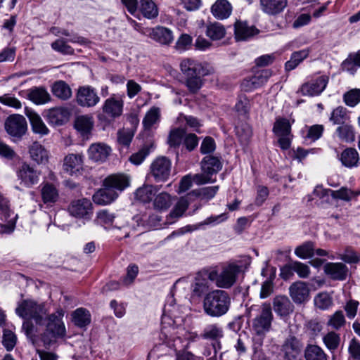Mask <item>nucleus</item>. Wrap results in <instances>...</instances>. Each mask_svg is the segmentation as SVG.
Segmentation results:
<instances>
[{
    "mask_svg": "<svg viewBox=\"0 0 360 360\" xmlns=\"http://www.w3.org/2000/svg\"><path fill=\"white\" fill-rule=\"evenodd\" d=\"M231 298L225 290L216 289L207 292L203 299L202 309L206 315L219 318L225 315L229 310Z\"/></svg>",
    "mask_w": 360,
    "mask_h": 360,
    "instance_id": "f257e3e1",
    "label": "nucleus"
},
{
    "mask_svg": "<svg viewBox=\"0 0 360 360\" xmlns=\"http://www.w3.org/2000/svg\"><path fill=\"white\" fill-rule=\"evenodd\" d=\"M63 316V312L62 310L48 316L46 330L41 335V340L46 347L56 342L58 339L65 337L66 329L64 323L62 321Z\"/></svg>",
    "mask_w": 360,
    "mask_h": 360,
    "instance_id": "f03ea898",
    "label": "nucleus"
},
{
    "mask_svg": "<svg viewBox=\"0 0 360 360\" xmlns=\"http://www.w3.org/2000/svg\"><path fill=\"white\" fill-rule=\"evenodd\" d=\"M16 314L25 319H33L38 325H43L47 311L43 304L30 300H23L15 309Z\"/></svg>",
    "mask_w": 360,
    "mask_h": 360,
    "instance_id": "7ed1b4c3",
    "label": "nucleus"
},
{
    "mask_svg": "<svg viewBox=\"0 0 360 360\" xmlns=\"http://www.w3.org/2000/svg\"><path fill=\"white\" fill-rule=\"evenodd\" d=\"M222 168L220 159L212 155H207L201 161L202 173L193 175V182L197 185L214 183L216 179H212L214 174L218 173Z\"/></svg>",
    "mask_w": 360,
    "mask_h": 360,
    "instance_id": "20e7f679",
    "label": "nucleus"
},
{
    "mask_svg": "<svg viewBox=\"0 0 360 360\" xmlns=\"http://www.w3.org/2000/svg\"><path fill=\"white\" fill-rule=\"evenodd\" d=\"M272 320L273 314L270 304H263L259 314L252 320V329L257 335H264L269 331Z\"/></svg>",
    "mask_w": 360,
    "mask_h": 360,
    "instance_id": "39448f33",
    "label": "nucleus"
},
{
    "mask_svg": "<svg viewBox=\"0 0 360 360\" xmlns=\"http://www.w3.org/2000/svg\"><path fill=\"white\" fill-rule=\"evenodd\" d=\"M182 73L188 77L198 75H209L213 72V68L207 63H202L193 58H184L180 63Z\"/></svg>",
    "mask_w": 360,
    "mask_h": 360,
    "instance_id": "423d86ee",
    "label": "nucleus"
},
{
    "mask_svg": "<svg viewBox=\"0 0 360 360\" xmlns=\"http://www.w3.org/2000/svg\"><path fill=\"white\" fill-rule=\"evenodd\" d=\"M172 162L166 157H158L150 165V174L156 181H167L171 172Z\"/></svg>",
    "mask_w": 360,
    "mask_h": 360,
    "instance_id": "0eeeda50",
    "label": "nucleus"
},
{
    "mask_svg": "<svg viewBox=\"0 0 360 360\" xmlns=\"http://www.w3.org/2000/svg\"><path fill=\"white\" fill-rule=\"evenodd\" d=\"M68 211L75 218L89 220L93 214L92 203L86 198L75 200L69 205Z\"/></svg>",
    "mask_w": 360,
    "mask_h": 360,
    "instance_id": "6e6552de",
    "label": "nucleus"
},
{
    "mask_svg": "<svg viewBox=\"0 0 360 360\" xmlns=\"http://www.w3.org/2000/svg\"><path fill=\"white\" fill-rule=\"evenodd\" d=\"M76 101L81 107L91 108L99 103L100 97L94 88L91 86H83L77 90Z\"/></svg>",
    "mask_w": 360,
    "mask_h": 360,
    "instance_id": "1a4fd4ad",
    "label": "nucleus"
},
{
    "mask_svg": "<svg viewBox=\"0 0 360 360\" xmlns=\"http://www.w3.org/2000/svg\"><path fill=\"white\" fill-rule=\"evenodd\" d=\"M5 129L11 136L21 137L27 131V124L26 120L22 115H11L6 120Z\"/></svg>",
    "mask_w": 360,
    "mask_h": 360,
    "instance_id": "9d476101",
    "label": "nucleus"
},
{
    "mask_svg": "<svg viewBox=\"0 0 360 360\" xmlns=\"http://www.w3.org/2000/svg\"><path fill=\"white\" fill-rule=\"evenodd\" d=\"M123 106L124 102L122 98H116L115 96H112L104 101L102 111L108 118L115 120L122 115Z\"/></svg>",
    "mask_w": 360,
    "mask_h": 360,
    "instance_id": "9b49d317",
    "label": "nucleus"
},
{
    "mask_svg": "<svg viewBox=\"0 0 360 360\" xmlns=\"http://www.w3.org/2000/svg\"><path fill=\"white\" fill-rule=\"evenodd\" d=\"M240 271V268L236 264H229L224 268L219 274L217 280V287L221 288H231L236 281V276Z\"/></svg>",
    "mask_w": 360,
    "mask_h": 360,
    "instance_id": "f8f14e48",
    "label": "nucleus"
},
{
    "mask_svg": "<svg viewBox=\"0 0 360 360\" xmlns=\"http://www.w3.org/2000/svg\"><path fill=\"white\" fill-rule=\"evenodd\" d=\"M289 293L295 304H303L309 300V288L307 283L299 281L291 284Z\"/></svg>",
    "mask_w": 360,
    "mask_h": 360,
    "instance_id": "ddd939ff",
    "label": "nucleus"
},
{
    "mask_svg": "<svg viewBox=\"0 0 360 360\" xmlns=\"http://www.w3.org/2000/svg\"><path fill=\"white\" fill-rule=\"evenodd\" d=\"M18 177L21 184L27 187H31L39 181V172L32 167L23 163L17 172Z\"/></svg>",
    "mask_w": 360,
    "mask_h": 360,
    "instance_id": "4468645a",
    "label": "nucleus"
},
{
    "mask_svg": "<svg viewBox=\"0 0 360 360\" xmlns=\"http://www.w3.org/2000/svg\"><path fill=\"white\" fill-rule=\"evenodd\" d=\"M302 347L301 342L296 337L290 335L285 340L281 351L285 359L292 360L300 354Z\"/></svg>",
    "mask_w": 360,
    "mask_h": 360,
    "instance_id": "2eb2a0df",
    "label": "nucleus"
},
{
    "mask_svg": "<svg viewBox=\"0 0 360 360\" xmlns=\"http://www.w3.org/2000/svg\"><path fill=\"white\" fill-rule=\"evenodd\" d=\"M328 78L319 77L316 80L302 85L300 92L303 96H314L320 94L326 87Z\"/></svg>",
    "mask_w": 360,
    "mask_h": 360,
    "instance_id": "dca6fc26",
    "label": "nucleus"
},
{
    "mask_svg": "<svg viewBox=\"0 0 360 360\" xmlns=\"http://www.w3.org/2000/svg\"><path fill=\"white\" fill-rule=\"evenodd\" d=\"M262 11L269 15L281 13L288 6V0H259Z\"/></svg>",
    "mask_w": 360,
    "mask_h": 360,
    "instance_id": "f3484780",
    "label": "nucleus"
},
{
    "mask_svg": "<svg viewBox=\"0 0 360 360\" xmlns=\"http://www.w3.org/2000/svg\"><path fill=\"white\" fill-rule=\"evenodd\" d=\"M259 32L258 30L249 25L247 22L238 20L234 25V34L236 41L248 40Z\"/></svg>",
    "mask_w": 360,
    "mask_h": 360,
    "instance_id": "a211bd4d",
    "label": "nucleus"
},
{
    "mask_svg": "<svg viewBox=\"0 0 360 360\" xmlns=\"http://www.w3.org/2000/svg\"><path fill=\"white\" fill-rule=\"evenodd\" d=\"M110 153V147L101 143L91 144L88 150L89 158L94 162H105Z\"/></svg>",
    "mask_w": 360,
    "mask_h": 360,
    "instance_id": "6ab92c4d",
    "label": "nucleus"
},
{
    "mask_svg": "<svg viewBox=\"0 0 360 360\" xmlns=\"http://www.w3.org/2000/svg\"><path fill=\"white\" fill-rule=\"evenodd\" d=\"M271 75V72L269 70H262L248 79H245L243 82V88L245 91L257 89L265 84Z\"/></svg>",
    "mask_w": 360,
    "mask_h": 360,
    "instance_id": "aec40b11",
    "label": "nucleus"
},
{
    "mask_svg": "<svg viewBox=\"0 0 360 360\" xmlns=\"http://www.w3.org/2000/svg\"><path fill=\"white\" fill-rule=\"evenodd\" d=\"M223 335L224 334L222 328L216 324L207 326L201 334L202 338L204 339H209L216 341V342L212 344V347L214 351V356L212 358L216 357L217 349V348H220V342H219V340L221 339Z\"/></svg>",
    "mask_w": 360,
    "mask_h": 360,
    "instance_id": "412c9836",
    "label": "nucleus"
},
{
    "mask_svg": "<svg viewBox=\"0 0 360 360\" xmlns=\"http://www.w3.org/2000/svg\"><path fill=\"white\" fill-rule=\"evenodd\" d=\"M94 122L92 116L85 115H79L75 120V128L80 135L88 139L94 128Z\"/></svg>",
    "mask_w": 360,
    "mask_h": 360,
    "instance_id": "4be33fe9",
    "label": "nucleus"
},
{
    "mask_svg": "<svg viewBox=\"0 0 360 360\" xmlns=\"http://www.w3.org/2000/svg\"><path fill=\"white\" fill-rule=\"evenodd\" d=\"M273 308L280 316H286L294 310V306L285 295H278L274 298Z\"/></svg>",
    "mask_w": 360,
    "mask_h": 360,
    "instance_id": "5701e85b",
    "label": "nucleus"
},
{
    "mask_svg": "<svg viewBox=\"0 0 360 360\" xmlns=\"http://www.w3.org/2000/svg\"><path fill=\"white\" fill-rule=\"evenodd\" d=\"M129 178L122 174H112L104 180V186H109L116 191H122L129 186Z\"/></svg>",
    "mask_w": 360,
    "mask_h": 360,
    "instance_id": "b1692460",
    "label": "nucleus"
},
{
    "mask_svg": "<svg viewBox=\"0 0 360 360\" xmlns=\"http://www.w3.org/2000/svg\"><path fill=\"white\" fill-rule=\"evenodd\" d=\"M326 274L334 280L342 281L347 277L348 268L343 263H328L324 266Z\"/></svg>",
    "mask_w": 360,
    "mask_h": 360,
    "instance_id": "393cba45",
    "label": "nucleus"
},
{
    "mask_svg": "<svg viewBox=\"0 0 360 360\" xmlns=\"http://www.w3.org/2000/svg\"><path fill=\"white\" fill-rule=\"evenodd\" d=\"M25 114L30 120L32 129L34 133L44 136L49 134V130L41 120V117L32 110L25 109Z\"/></svg>",
    "mask_w": 360,
    "mask_h": 360,
    "instance_id": "a878e982",
    "label": "nucleus"
},
{
    "mask_svg": "<svg viewBox=\"0 0 360 360\" xmlns=\"http://www.w3.org/2000/svg\"><path fill=\"white\" fill-rule=\"evenodd\" d=\"M210 283L199 271L195 274L191 285V290L193 297H201L210 289Z\"/></svg>",
    "mask_w": 360,
    "mask_h": 360,
    "instance_id": "bb28decb",
    "label": "nucleus"
},
{
    "mask_svg": "<svg viewBox=\"0 0 360 360\" xmlns=\"http://www.w3.org/2000/svg\"><path fill=\"white\" fill-rule=\"evenodd\" d=\"M68 111L64 108H55L50 109L47 112L49 123L56 126L64 124L68 120Z\"/></svg>",
    "mask_w": 360,
    "mask_h": 360,
    "instance_id": "cd10ccee",
    "label": "nucleus"
},
{
    "mask_svg": "<svg viewBox=\"0 0 360 360\" xmlns=\"http://www.w3.org/2000/svg\"><path fill=\"white\" fill-rule=\"evenodd\" d=\"M118 193L117 191L109 186H105L93 195V200L96 204L107 205L116 199Z\"/></svg>",
    "mask_w": 360,
    "mask_h": 360,
    "instance_id": "c85d7f7f",
    "label": "nucleus"
},
{
    "mask_svg": "<svg viewBox=\"0 0 360 360\" xmlns=\"http://www.w3.org/2000/svg\"><path fill=\"white\" fill-rule=\"evenodd\" d=\"M149 36L151 39L162 44H169L173 41L171 30L163 27H157L150 30Z\"/></svg>",
    "mask_w": 360,
    "mask_h": 360,
    "instance_id": "c756f323",
    "label": "nucleus"
},
{
    "mask_svg": "<svg viewBox=\"0 0 360 360\" xmlns=\"http://www.w3.org/2000/svg\"><path fill=\"white\" fill-rule=\"evenodd\" d=\"M211 10L214 17L223 20L231 15L232 6L227 0H217L212 5Z\"/></svg>",
    "mask_w": 360,
    "mask_h": 360,
    "instance_id": "7c9ffc66",
    "label": "nucleus"
},
{
    "mask_svg": "<svg viewBox=\"0 0 360 360\" xmlns=\"http://www.w3.org/2000/svg\"><path fill=\"white\" fill-rule=\"evenodd\" d=\"M159 190V187L153 185H143L135 192V198L142 202H149Z\"/></svg>",
    "mask_w": 360,
    "mask_h": 360,
    "instance_id": "2f4dec72",
    "label": "nucleus"
},
{
    "mask_svg": "<svg viewBox=\"0 0 360 360\" xmlns=\"http://www.w3.org/2000/svg\"><path fill=\"white\" fill-rule=\"evenodd\" d=\"M32 159L38 164H45L48 162L47 150L39 143L34 142L30 148Z\"/></svg>",
    "mask_w": 360,
    "mask_h": 360,
    "instance_id": "473e14b6",
    "label": "nucleus"
},
{
    "mask_svg": "<svg viewBox=\"0 0 360 360\" xmlns=\"http://www.w3.org/2000/svg\"><path fill=\"white\" fill-rule=\"evenodd\" d=\"M72 321L76 326L83 328L90 323L91 314L87 309L78 308L72 312Z\"/></svg>",
    "mask_w": 360,
    "mask_h": 360,
    "instance_id": "72a5a7b5",
    "label": "nucleus"
},
{
    "mask_svg": "<svg viewBox=\"0 0 360 360\" xmlns=\"http://www.w3.org/2000/svg\"><path fill=\"white\" fill-rule=\"evenodd\" d=\"M349 118L347 109L343 106H338L331 112L329 120L333 124L341 125L348 122Z\"/></svg>",
    "mask_w": 360,
    "mask_h": 360,
    "instance_id": "f704fd0d",
    "label": "nucleus"
},
{
    "mask_svg": "<svg viewBox=\"0 0 360 360\" xmlns=\"http://www.w3.org/2000/svg\"><path fill=\"white\" fill-rule=\"evenodd\" d=\"M139 10L148 19H153L158 15V7L152 0H140Z\"/></svg>",
    "mask_w": 360,
    "mask_h": 360,
    "instance_id": "c9c22d12",
    "label": "nucleus"
},
{
    "mask_svg": "<svg viewBox=\"0 0 360 360\" xmlns=\"http://www.w3.org/2000/svg\"><path fill=\"white\" fill-rule=\"evenodd\" d=\"M53 94L61 100H68L72 96V90L64 81H57L51 88Z\"/></svg>",
    "mask_w": 360,
    "mask_h": 360,
    "instance_id": "e433bc0d",
    "label": "nucleus"
},
{
    "mask_svg": "<svg viewBox=\"0 0 360 360\" xmlns=\"http://www.w3.org/2000/svg\"><path fill=\"white\" fill-rule=\"evenodd\" d=\"M28 98L37 105L44 104L51 100L50 94L42 87H36L30 89Z\"/></svg>",
    "mask_w": 360,
    "mask_h": 360,
    "instance_id": "4c0bfd02",
    "label": "nucleus"
},
{
    "mask_svg": "<svg viewBox=\"0 0 360 360\" xmlns=\"http://www.w3.org/2000/svg\"><path fill=\"white\" fill-rule=\"evenodd\" d=\"M305 360H328L323 349L316 345H308L304 349Z\"/></svg>",
    "mask_w": 360,
    "mask_h": 360,
    "instance_id": "58836bf2",
    "label": "nucleus"
},
{
    "mask_svg": "<svg viewBox=\"0 0 360 360\" xmlns=\"http://www.w3.org/2000/svg\"><path fill=\"white\" fill-rule=\"evenodd\" d=\"M359 160L358 152L354 148H347L341 153L340 160L342 165L347 167L357 166Z\"/></svg>",
    "mask_w": 360,
    "mask_h": 360,
    "instance_id": "ea45409f",
    "label": "nucleus"
},
{
    "mask_svg": "<svg viewBox=\"0 0 360 360\" xmlns=\"http://www.w3.org/2000/svg\"><path fill=\"white\" fill-rule=\"evenodd\" d=\"M218 190L219 186L204 187L192 191L188 193V197L192 198V196H195L200 198L201 200H209L215 196Z\"/></svg>",
    "mask_w": 360,
    "mask_h": 360,
    "instance_id": "a19ab883",
    "label": "nucleus"
},
{
    "mask_svg": "<svg viewBox=\"0 0 360 360\" xmlns=\"http://www.w3.org/2000/svg\"><path fill=\"white\" fill-rule=\"evenodd\" d=\"M191 199V197H188V194L184 197H181L167 217V221L170 219H178L181 217L187 210Z\"/></svg>",
    "mask_w": 360,
    "mask_h": 360,
    "instance_id": "79ce46f5",
    "label": "nucleus"
},
{
    "mask_svg": "<svg viewBox=\"0 0 360 360\" xmlns=\"http://www.w3.org/2000/svg\"><path fill=\"white\" fill-rule=\"evenodd\" d=\"M42 200L44 203H53L58 198V191L51 184L46 183L41 191Z\"/></svg>",
    "mask_w": 360,
    "mask_h": 360,
    "instance_id": "37998d69",
    "label": "nucleus"
},
{
    "mask_svg": "<svg viewBox=\"0 0 360 360\" xmlns=\"http://www.w3.org/2000/svg\"><path fill=\"white\" fill-rule=\"evenodd\" d=\"M82 159L79 155L70 154L67 155L64 160L65 169L70 174L78 171L82 166Z\"/></svg>",
    "mask_w": 360,
    "mask_h": 360,
    "instance_id": "c03bdc74",
    "label": "nucleus"
},
{
    "mask_svg": "<svg viewBox=\"0 0 360 360\" xmlns=\"http://www.w3.org/2000/svg\"><path fill=\"white\" fill-rule=\"evenodd\" d=\"M338 138L345 142L354 141V131L353 127L348 122L339 125L336 129Z\"/></svg>",
    "mask_w": 360,
    "mask_h": 360,
    "instance_id": "a18cd8bd",
    "label": "nucleus"
},
{
    "mask_svg": "<svg viewBox=\"0 0 360 360\" xmlns=\"http://www.w3.org/2000/svg\"><path fill=\"white\" fill-rule=\"evenodd\" d=\"M309 55L308 50H301L294 52L290 59L285 64V68L287 71L294 70L304 59Z\"/></svg>",
    "mask_w": 360,
    "mask_h": 360,
    "instance_id": "49530a36",
    "label": "nucleus"
},
{
    "mask_svg": "<svg viewBox=\"0 0 360 360\" xmlns=\"http://www.w3.org/2000/svg\"><path fill=\"white\" fill-rule=\"evenodd\" d=\"M314 243L307 241L295 249V254L301 259L311 258L314 255Z\"/></svg>",
    "mask_w": 360,
    "mask_h": 360,
    "instance_id": "de8ad7c7",
    "label": "nucleus"
},
{
    "mask_svg": "<svg viewBox=\"0 0 360 360\" xmlns=\"http://www.w3.org/2000/svg\"><path fill=\"white\" fill-rule=\"evenodd\" d=\"M160 117V110L159 108L153 106L146 114L143 124L146 129H150L151 127L157 123Z\"/></svg>",
    "mask_w": 360,
    "mask_h": 360,
    "instance_id": "09e8293b",
    "label": "nucleus"
},
{
    "mask_svg": "<svg viewBox=\"0 0 360 360\" xmlns=\"http://www.w3.org/2000/svg\"><path fill=\"white\" fill-rule=\"evenodd\" d=\"M226 219L225 214H221L217 216H211L204 220L203 222L200 223L198 226H186L180 230L181 233L186 232H191L193 230H196L201 225H209V224H217L219 222L224 221Z\"/></svg>",
    "mask_w": 360,
    "mask_h": 360,
    "instance_id": "8fccbe9b",
    "label": "nucleus"
},
{
    "mask_svg": "<svg viewBox=\"0 0 360 360\" xmlns=\"http://www.w3.org/2000/svg\"><path fill=\"white\" fill-rule=\"evenodd\" d=\"M225 34V28L219 23H211L207 26L206 34L212 40L221 39Z\"/></svg>",
    "mask_w": 360,
    "mask_h": 360,
    "instance_id": "3c124183",
    "label": "nucleus"
},
{
    "mask_svg": "<svg viewBox=\"0 0 360 360\" xmlns=\"http://www.w3.org/2000/svg\"><path fill=\"white\" fill-rule=\"evenodd\" d=\"M236 131L240 143L247 145L252 135L251 127L247 123H242L236 127Z\"/></svg>",
    "mask_w": 360,
    "mask_h": 360,
    "instance_id": "603ef678",
    "label": "nucleus"
},
{
    "mask_svg": "<svg viewBox=\"0 0 360 360\" xmlns=\"http://www.w3.org/2000/svg\"><path fill=\"white\" fill-rule=\"evenodd\" d=\"M171 195L166 192H162L157 195L153 201L155 209L158 210H167L171 206Z\"/></svg>",
    "mask_w": 360,
    "mask_h": 360,
    "instance_id": "864d4df0",
    "label": "nucleus"
},
{
    "mask_svg": "<svg viewBox=\"0 0 360 360\" xmlns=\"http://www.w3.org/2000/svg\"><path fill=\"white\" fill-rule=\"evenodd\" d=\"M291 126L289 121L285 118L276 119L273 131L276 136L290 135Z\"/></svg>",
    "mask_w": 360,
    "mask_h": 360,
    "instance_id": "5fc2aeb1",
    "label": "nucleus"
},
{
    "mask_svg": "<svg viewBox=\"0 0 360 360\" xmlns=\"http://www.w3.org/2000/svg\"><path fill=\"white\" fill-rule=\"evenodd\" d=\"M330 195L333 199H340L345 201H349L353 197L360 194V191H352L346 187H342L340 190H330Z\"/></svg>",
    "mask_w": 360,
    "mask_h": 360,
    "instance_id": "6e6d98bb",
    "label": "nucleus"
},
{
    "mask_svg": "<svg viewBox=\"0 0 360 360\" xmlns=\"http://www.w3.org/2000/svg\"><path fill=\"white\" fill-rule=\"evenodd\" d=\"M323 341L330 351L334 352L339 347L340 336L335 332L330 331L323 336Z\"/></svg>",
    "mask_w": 360,
    "mask_h": 360,
    "instance_id": "4d7b16f0",
    "label": "nucleus"
},
{
    "mask_svg": "<svg viewBox=\"0 0 360 360\" xmlns=\"http://www.w3.org/2000/svg\"><path fill=\"white\" fill-rule=\"evenodd\" d=\"M186 132L184 129L176 128L172 129L168 136L167 143L170 147L176 148L180 146Z\"/></svg>",
    "mask_w": 360,
    "mask_h": 360,
    "instance_id": "13d9d810",
    "label": "nucleus"
},
{
    "mask_svg": "<svg viewBox=\"0 0 360 360\" xmlns=\"http://www.w3.org/2000/svg\"><path fill=\"white\" fill-rule=\"evenodd\" d=\"M345 104L354 107L360 102V89H354L346 92L343 96Z\"/></svg>",
    "mask_w": 360,
    "mask_h": 360,
    "instance_id": "bf43d9fd",
    "label": "nucleus"
},
{
    "mask_svg": "<svg viewBox=\"0 0 360 360\" xmlns=\"http://www.w3.org/2000/svg\"><path fill=\"white\" fill-rule=\"evenodd\" d=\"M16 335L11 330L4 329L2 344L8 351H11L16 345Z\"/></svg>",
    "mask_w": 360,
    "mask_h": 360,
    "instance_id": "052dcab7",
    "label": "nucleus"
},
{
    "mask_svg": "<svg viewBox=\"0 0 360 360\" xmlns=\"http://www.w3.org/2000/svg\"><path fill=\"white\" fill-rule=\"evenodd\" d=\"M314 304L316 307L323 310L329 308L332 305L333 301L328 293L321 292L315 297Z\"/></svg>",
    "mask_w": 360,
    "mask_h": 360,
    "instance_id": "680f3d73",
    "label": "nucleus"
},
{
    "mask_svg": "<svg viewBox=\"0 0 360 360\" xmlns=\"http://www.w3.org/2000/svg\"><path fill=\"white\" fill-rule=\"evenodd\" d=\"M346 323L345 318L342 311L338 310L332 315L328 321V326L338 330Z\"/></svg>",
    "mask_w": 360,
    "mask_h": 360,
    "instance_id": "e2e57ef3",
    "label": "nucleus"
},
{
    "mask_svg": "<svg viewBox=\"0 0 360 360\" xmlns=\"http://www.w3.org/2000/svg\"><path fill=\"white\" fill-rule=\"evenodd\" d=\"M290 267L291 269L294 270V272L297 273L300 278H306L309 277L310 274L309 267L300 262H291Z\"/></svg>",
    "mask_w": 360,
    "mask_h": 360,
    "instance_id": "0e129e2a",
    "label": "nucleus"
},
{
    "mask_svg": "<svg viewBox=\"0 0 360 360\" xmlns=\"http://www.w3.org/2000/svg\"><path fill=\"white\" fill-rule=\"evenodd\" d=\"M204 76L205 75H198L186 77V84L191 93L195 94L202 87V77Z\"/></svg>",
    "mask_w": 360,
    "mask_h": 360,
    "instance_id": "69168bd1",
    "label": "nucleus"
},
{
    "mask_svg": "<svg viewBox=\"0 0 360 360\" xmlns=\"http://www.w3.org/2000/svg\"><path fill=\"white\" fill-rule=\"evenodd\" d=\"M339 259L348 264H356L360 260L359 256L351 247L346 248L344 252L340 254Z\"/></svg>",
    "mask_w": 360,
    "mask_h": 360,
    "instance_id": "338daca9",
    "label": "nucleus"
},
{
    "mask_svg": "<svg viewBox=\"0 0 360 360\" xmlns=\"http://www.w3.org/2000/svg\"><path fill=\"white\" fill-rule=\"evenodd\" d=\"M150 148L146 146L141 148L138 152L133 153L129 158V161L136 165L143 162L145 158L149 155Z\"/></svg>",
    "mask_w": 360,
    "mask_h": 360,
    "instance_id": "774afa93",
    "label": "nucleus"
}]
</instances>
